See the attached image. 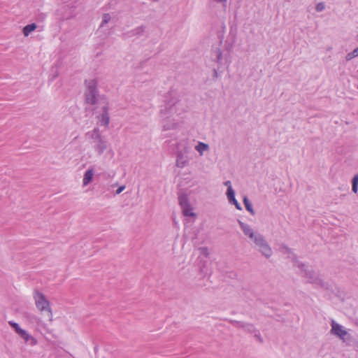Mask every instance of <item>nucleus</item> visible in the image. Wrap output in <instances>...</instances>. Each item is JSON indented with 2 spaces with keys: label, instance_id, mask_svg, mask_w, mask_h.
I'll list each match as a JSON object with an SVG mask.
<instances>
[{
  "label": "nucleus",
  "instance_id": "obj_1",
  "mask_svg": "<svg viewBox=\"0 0 358 358\" xmlns=\"http://www.w3.org/2000/svg\"><path fill=\"white\" fill-rule=\"evenodd\" d=\"M34 301L36 306V308L41 311H46L48 313V315L50 317V320H52V310L50 307L49 301L45 299V296L38 292H36L34 294Z\"/></svg>",
  "mask_w": 358,
  "mask_h": 358
},
{
  "label": "nucleus",
  "instance_id": "obj_2",
  "mask_svg": "<svg viewBox=\"0 0 358 358\" xmlns=\"http://www.w3.org/2000/svg\"><path fill=\"white\" fill-rule=\"evenodd\" d=\"M331 333L338 337H339L342 340H345L346 336L348 335V331L344 329V327L336 322L332 320L331 322Z\"/></svg>",
  "mask_w": 358,
  "mask_h": 358
},
{
  "label": "nucleus",
  "instance_id": "obj_3",
  "mask_svg": "<svg viewBox=\"0 0 358 358\" xmlns=\"http://www.w3.org/2000/svg\"><path fill=\"white\" fill-rule=\"evenodd\" d=\"M255 242L257 245L260 246V250L266 257H269L271 255V250L268 245L264 243L261 236L255 237Z\"/></svg>",
  "mask_w": 358,
  "mask_h": 358
},
{
  "label": "nucleus",
  "instance_id": "obj_4",
  "mask_svg": "<svg viewBox=\"0 0 358 358\" xmlns=\"http://www.w3.org/2000/svg\"><path fill=\"white\" fill-rule=\"evenodd\" d=\"M93 171L92 169L87 170L84 175L83 179V183L84 186H86L88 185L92 180L93 178Z\"/></svg>",
  "mask_w": 358,
  "mask_h": 358
},
{
  "label": "nucleus",
  "instance_id": "obj_5",
  "mask_svg": "<svg viewBox=\"0 0 358 358\" xmlns=\"http://www.w3.org/2000/svg\"><path fill=\"white\" fill-rule=\"evenodd\" d=\"M36 29V25L34 23L26 25L23 29L22 33L24 36H28L29 34Z\"/></svg>",
  "mask_w": 358,
  "mask_h": 358
},
{
  "label": "nucleus",
  "instance_id": "obj_6",
  "mask_svg": "<svg viewBox=\"0 0 358 358\" xmlns=\"http://www.w3.org/2000/svg\"><path fill=\"white\" fill-rule=\"evenodd\" d=\"M182 208L185 216L196 217V214L193 212V208L189 204L182 207Z\"/></svg>",
  "mask_w": 358,
  "mask_h": 358
},
{
  "label": "nucleus",
  "instance_id": "obj_7",
  "mask_svg": "<svg viewBox=\"0 0 358 358\" xmlns=\"http://www.w3.org/2000/svg\"><path fill=\"white\" fill-rule=\"evenodd\" d=\"M90 94L87 95L86 101L89 103L93 104L95 102L94 90L92 87H89Z\"/></svg>",
  "mask_w": 358,
  "mask_h": 358
},
{
  "label": "nucleus",
  "instance_id": "obj_8",
  "mask_svg": "<svg viewBox=\"0 0 358 358\" xmlns=\"http://www.w3.org/2000/svg\"><path fill=\"white\" fill-rule=\"evenodd\" d=\"M23 339H24L26 341H29V340H31L33 341L34 344L36 343V340L31 336L29 334H28L26 331L24 329H22L19 334H18Z\"/></svg>",
  "mask_w": 358,
  "mask_h": 358
},
{
  "label": "nucleus",
  "instance_id": "obj_9",
  "mask_svg": "<svg viewBox=\"0 0 358 358\" xmlns=\"http://www.w3.org/2000/svg\"><path fill=\"white\" fill-rule=\"evenodd\" d=\"M242 229L245 235L249 236L251 238H255L256 236H255L254 233L252 231V229L249 227L242 224Z\"/></svg>",
  "mask_w": 358,
  "mask_h": 358
},
{
  "label": "nucleus",
  "instance_id": "obj_10",
  "mask_svg": "<svg viewBox=\"0 0 358 358\" xmlns=\"http://www.w3.org/2000/svg\"><path fill=\"white\" fill-rule=\"evenodd\" d=\"M208 145L207 144H205L203 143H199L196 147V149L197 151H199L201 154H202L203 152V151L205 150H208Z\"/></svg>",
  "mask_w": 358,
  "mask_h": 358
},
{
  "label": "nucleus",
  "instance_id": "obj_11",
  "mask_svg": "<svg viewBox=\"0 0 358 358\" xmlns=\"http://www.w3.org/2000/svg\"><path fill=\"white\" fill-rule=\"evenodd\" d=\"M179 203L181 207L189 205L188 199L186 195H180L179 196Z\"/></svg>",
  "mask_w": 358,
  "mask_h": 358
},
{
  "label": "nucleus",
  "instance_id": "obj_12",
  "mask_svg": "<svg viewBox=\"0 0 358 358\" xmlns=\"http://www.w3.org/2000/svg\"><path fill=\"white\" fill-rule=\"evenodd\" d=\"M243 203H244V205H245V208L249 211L251 213H254L253 212V209L252 208V205L251 203H250L249 200L248 199V198L246 196H245L243 198Z\"/></svg>",
  "mask_w": 358,
  "mask_h": 358
},
{
  "label": "nucleus",
  "instance_id": "obj_13",
  "mask_svg": "<svg viewBox=\"0 0 358 358\" xmlns=\"http://www.w3.org/2000/svg\"><path fill=\"white\" fill-rule=\"evenodd\" d=\"M224 185L228 187L227 189V196L233 197L234 194V192L231 187V184L230 181H227L224 182Z\"/></svg>",
  "mask_w": 358,
  "mask_h": 358
},
{
  "label": "nucleus",
  "instance_id": "obj_14",
  "mask_svg": "<svg viewBox=\"0 0 358 358\" xmlns=\"http://www.w3.org/2000/svg\"><path fill=\"white\" fill-rule=\"evenodd\" d=\"M357 185H358V175H356L352 179V189L355 193L357 192Z\"/></svg>",
  "mask_w": 358,
  "mask_h": 358
},
{
  "label": "nucleus",
  "instance_id": "obj_15",
  "mask_svg": "<svg viewBox=\"0 0 358 358\" xmlns=\"http://www.w3.org/2000/svg\"><path fill=\"white\" fill-rule=\"evenodd\" d=\"M358 56V48L355 49L352 52H350L346 56L347 60H350L352 58Z\"/></svg>",
  "mask_w": 358,
  "mask_h": 358
},
{
  "label": "nucleus",
  "instance_id": "obj_16",
  "mask_svg": "<svg viewBox=\"0 0 358 358\" xmlns=\"http://www.w3.org/2000/svg\"><path fill=\"white\" fill-rule=\"evenodd\" d=\"M229 200L230 201H232L234 203V204L236 206V207L238 208V209H241V207H240V205L239 203H238V201L236 200L235 199V196L234 195L233 197H230V196H227Z\"/></svg>",
  "mask_w": 358,
  "mask_h": 358
},
{
  "label": "nucleus",
  "instance_id": "obj_17",
  "mask_svg": "<svg viewBox=\"0 0 358 358\" xmlns=\"http://www.w3.org/2000/svg\"><path fill=\"white\" fill-rule=\"evenodd\" d=\"M324 8V5L322 3H320L316 6V10L317 11H321Z\"/></svg>",
  "mask_w": 358,
  "mask_h": 358
},
{
  "label": "nucleus",
  "instance_id": "obj_18",
  "mask_svg": "<svg viewBox=\"0 0 358 358\" xmlns=\"http://www.w3.org/2000/svg\"><path fill=\"white\" fill-rule=\"evenodd\" d=\"M110 20L109 15L106 14L103 16V22L107 23Z\"/></svg>",
  "mask_w": 358,
  "mask_h": 358
},
{
  "label": "nucleus",
  "instance_id": "obj_19",
  "mask_svg": "<svg viewBox=\"0 0 358 358\" xmlns=\"http://www.w3.org/2000/svg\"><path fill=\"white\" fill-rule=\"evenodd\" d=\"M103 120L104 124H105L106 125H107V124H108V122H109V119H108V117H104V116H103Z\"/></svg>",
  "mask_w": 358,
  "mask_h": 358
},
{
  "label": "nucleus",
  "instance_id": "obj_20",
  "mask_svg": "<svg viewBox=\"0 0 358 358\" xmlns=\"http://www.w3.org/2000/svg\"><path fill=\"white\" fill-rule=\"evenodd\" d=\"M124 189V186H121L117 189V194H120L122 191Z\"/></svg>",
  "mask_w": 358,
  "mask_h": 358
},
{
  "label": "nucleus",
  "instance_id": "obj_21",
  "mask_svg": "<svg viewBox=\"0 0 358 358\" xmlns=\"http://www.w3.org/2000/svg\"><path fill=\"white\" fill-rule=\"evenodd\" d=\"M9 324L15 329L16 327L18 326V324L13 322H9Z\"/></svg>",
  "mask_w": 358,
  "mask_h": 358
},
{
  "label": "nucleus",
  "instance_id": "obj_22",
  "mask_svg": "<svg viewBox=\"0 0 358 358\" xmlns=\"http://www.w3.org/2000/svg\"><path fill=\"white\" fill-rule=\"evenodd\" d=\"M22 329H21V328L19 327V325L15 328V331H16L17 334H19V332H20Z\"/></svg>",
  "mask_w": 358,
  "mask_h": 358
},
{
  "label": "nucleus",
  "instance_id": "obj_23",
  "mask_svg": "<svg viewBox=\"0 0 358 358\" xmlns=\"http://www.w3.org/2000/svg\"><path fill=\"white\" fill-rule=\"evenodd\" d=\"M22 329H21V328L19 327V325L15 328V331H16L17 334H19V332H20Z\"/></svg>",
  "mask_w": 358,
  "mask_h": 358
},
{
  "label": "nucleus",
  "instance_id": "obj_24",
  "mask_svg": "<svg viewBox=\"0 0 358 358\" xmlns=\"http://www.w3.org/2000/svg\"><path fill=\"white\" fill-rule=\"evenodd\" d=\"M217 1L225 2L227 0H217Z\"/></svg>",
  "mask_w": 358,
  "mask_h": 358
}]
</instances>
